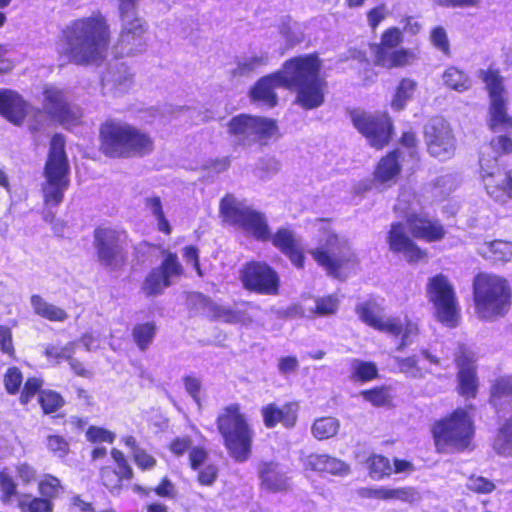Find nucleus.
<instances>
[{"instance_id":"nucleus-20","label":"nucleus","mask_w":512,"mask_h":512,"mask_svg":"<svg viewBox=\"0 0 512 512\" xmlns=\"http://www.w3.org/2000/svg\"><path fill=\"white\" fill-rule=\"evenodd\" d=\"M457 371V392L463 398L475 399L479 390L475 354L461 345L454 358Z\"/></svg>"},{"instance_id":"nucleus-17","label":"nucleus","mask_w":512,"mask_h":512,"mask_svg":"<svg viewBox=\"0 0 512 512\" xmlns=\"http://www.w3.org/2000/svg\"><path fill=\"white\" fill-rule=\"evenodd\" d=\"M238 274L242 287L250 293L265 296H276L280 293V276L265 261L249 260L240 267Z\"/></svg>"},{"instance_id":"nucleus-8","label":"nucleus","mask_w":512,"mask_h":512,"mask_svg":"<svg viewBox=\"0 0 512 512\" xmlns=\"http://www.w3.org/2000/svg\"><path fill=\"white\" fill-rule=\"evenodd\" d=\"M475 313L484 321H494L508 314L512 305L509 281L490 272L477 273L472 282Z\"/></svg>"},{"instance_id":"nucleus-5","label":"nucleus","mask_w":512,"mask_h":512,"mask_svg":"<svg viewBox=\"0 0 512 512\" xmlns=\"http://www.w3.org/2000/svg\"><path fill=\"white\" fill-rule=\"evenodd\" d=\"M98 149L110 159H129L150 155L155 145L149 132L129 122L107 118L98 128Z\"/></svg>"},{"instance_id":"nucleus-18","label":"nucleus","mask_w":512,"mask_h":512,"mask_svg":"<svg viewBox=\"0 0 512 512\" xmlns=\"http://www.w3.org/2000/svg\"><path fill=\"white\" fill-rule=\"evenodd\" d=\"M41 105L50 116V122L59 124L66 130L84 124L82 109L72 106L65 91L57 86L43 87Z\"/></svg>"},{"instance_id":"nucleus-60","label":"nucleus","mask_w":512,"mask_h":512,"mask_svg":"<svg viewBox=\"0 0 512 512\" xmlns=\"http://www.w3.org/2000/svg\"><path fill=\"white\" fill-rule=\"evenodd\" d=\"M0 350L9 358L15 359L16 352L13 343L12 330L6 325L0 324Z\"/></svg>"},{"instance_id":"nucleus-7","label":"nucleus","mask_w":512,"mask_h":512,"mask_svg":"<svg viewBox=\"0 0 512 512\" xmlns=\"http://www.w3.org/2000/svg\"><path fill=\"white\" fill-rule=\"evenodd\" d=\"M473 408V405L457 407L431 424L430 432L437 453H460L472 448L475 423L469 410Z\"/></svg>"},{"instance_id":"nucleus-1","label":"nucleus","mask_w":512,"mask_h":512,"mask_svg":"<svg viewBox=\"0 0 512 512\" xmlns=\"http://www.w3.org/2000/svg\"><path fill=\"white\" fill-rule=\"evenodd\" d=\"M323 63L318 53L297 55L285 60L281 69L260 77L250 88L252 103L266 108L278 105L276 88L295 94L294 104L303 110H313L325 102L328 83L321 75Z\"/></svg>"},{"instance_id":"nucleus-31","label":"nucleus","mask_w":512,"mask_h":512,"mask_svg":"<svg viewBox=\"0 0 512 512\" xmlns=\"http://www.w3.org/2000/svg\"><path fill=\"white\" fill-rule=\"evenodd\" d=\"M488 401L496 410L512 402V375L498 377L492 382Z\"/></svg>"},{"instance_id":"nucleus-9","label":"nucleus","mask_w":512,"mask_h":512,"mask_svg":"<svg viewBox=\"0 0 512 512\" xmlns=\"http://www.w3.org/2000/svg\"><path fill=\"white\" fill-rule=\"evenodd\" d=\"M70 165L66 153V139L63 134L55 133L49 142L46 162L43 167L44 182L42 194L45 205L56 207L64 199L70 185Z\"/></svg>"},{"instance_id":"nucleus-4","label":"nucleus","mask_w":512,"mask_h":512,"mask_svg":"<svg viewBox=\"0 0 512 512\" xmlns=\"http://www.w3.org/2000/svg\"><path fill=\"white\" fill-rule=\"evenodd\" d=\"M405 224L410 236L405 232L403 223L393 222L386 235L389 250L402 255L409 264H417L427 259L428 251L419 246L415 240L426 243L442 241L446 229L442 222L427 212H410L405 216Z\"/></svg>"},{"instance_id":"nucleus-55","label":"nucleus","mask_w":512,"mask_h":512,"mask_svg":"<svg viewBox=\"0 0 512 512\" xmlns=\"http://www.w3.org/2000/svg\"><path fill=\"white\" fill-rule=\"evenodd\" d=\"M193 440L189 435L176 436L167 445V449L169 452L179 458L184 454H190L191 449H193Z\"/></svg>"},{"instance_id":"nucleus-43","label":"nucleus","mask_w":512,"mask_h":512,"mask_svg":"<svg viewBox=\"0 0 512 512\" xmlns=\"http://www.w3.org/2000/svg\"><path fill=\"white\" fill-rule=\"evenodd\" d=\"M338 430L339 421L330 416L317 418L311 427L313 436L318 440L332 438L338 433Z\"/></svg>"},{"instance_id":"nucleus-42","label":"nucleus","mask_w":512,"mask_h":512,"mask_svg":"<svg viewBox=\"0 0 512 512\" xmlns=\"http://www.w3.org/2000/svg\"><path fill=\"white\" fill-rule=\"evenodd\" d=\"M378 310V304L375 301L371 300L359 303L355 308V312L358 315L359 319L365 325L373 328L376 331L383 319L381 316L378 315Z\"/></svg>"},{"instance_id":"nucleus-22","label":"nucleus","mask_w":512,"mask_h":512,"mask_svg":"<svg viewBox=\"0 0 512 512\" xmlns=\"http://www.w3.org/2000/svg\"><path fill=\"white\" fill-rule=\"evenodd\" d=\"M377 331L397 341V350L402 351L419 334V327L408 317L391 316L382 319Z\"/></svg>"},{"instance_id":"nucleus-28","label":"nucleus","mask_w":512,"mask_h":512,"mask_svg":"<svg viewBox=\"0 0 512 512\" xmlns=\"http://www.w3.org/2000/svg\"><path fill=\"white\" fill-rule=\"evenodd\" d=\"M304 467L306 470L331 475H346L350 471L348 464L328 454L312 453L308 455L304 460Z\"/></svg>"},{"instance_id":"nucleus-32","label":"nucleus","mask_w":512,"mask_h":512,"mask_svg":"<svg viewBox=\"0 0 512 512\" xmlns=\"http://www.w3.org/2000/svg\"><path fill=\"white\" fill-rule=\"evenodd\" d=\"M30 303L33 309V312L50 322H64L68 319V313L64 308L56 306L46 299H44L39 294H34L30 297Z\"/></svg>"},{"instance_id":"nucleus-59","label":"nucleus","mask_w":512,"mask_h":512,"mask_svg":"<svg viewBox=\"0 0 512 512\" xmlns=\"http://www.w3.org/2000/svg\"><path fill=\"white\" fill-rule=\"evenodd\" d=\"M265 64V58L262 56H253L237 63L231 71L232 76H245L252 73L257 67Z\"/></svg>"},{"instance_id":"nucleus-33","label":"nucleus","mask_w":512,"mask_h":512,"mask_svg":"<svg viewBox=\"0 0 512 512\" xmlns=\"http://www.w3.org/2000/svg\"><path fill=\"white\" fill-rule=\"evenodd\" d=\"M37 402L43 415H49L52 418L65 416V414H57L66 404L65 398L58 391L43 389L39 392Z\"/></svg>"},{"instance_id":"nucleus-14","label":"nucleus","mask_w":512,"mask_h":512,"mask_svg":"<svg viewBox=\"0 0 512 512\" xmlns=\"http://www.w3.org/2000/svg\"><path fill=\"white\" fill-rule=\"evenodd\" d=\"M227 133L242 146L249 143L267 145L271 139L281 135L276 119L246 113L233 116L228 121Z\"/></svg>"},{"instance_id":"nucleus-52","label":"nucleus","mask_w":512,"mask_h":512,"mask_svg":"<svg viewBox=\"0 0 512 512\" xmlns=\"http://www.w3.org/2000/svg\"><path fill=\"white\" fill-rule=\"evenodd\" d=\"M27 116V126L32 133L42 130L50 122V116L43 107L31 108L30 111L28 110Z\"/></svg>"},{"instance_id":"nucleus-25","label":"nucleus","mask_w":512,"mask_h":512,"mask_svg":"<svg viewBox=\"0 0 512 512\" xmlns=\"http://www.w3.org/2000/svg\"><path fill=\"white\" fill-rule=\"evenodd\" d=\"M29 103L15 90L0 89V115L14 125L20 126L28 115Z\"/></svg>"},{"instance_id":"nucleus-46","label":"nucleus","mask_w":512,"mask_h":512,"mask_svg":"<svg viewBox=\"0 0 512 512\" xmlns=\"http://www.w3.org/2000/svg\"><path fill=\"white\" fill-rule=\"evenodd\" d=\"M339 306V297L336 294H328L315 299L311 313L317 317H330L338 312Z\"/></svg>"},{"instance_id":"nucleus-50","label":"nucleus","mask_w":512,"mask_h":512,"mask_svg":"<svg viewBox=\"0 0 512 512\" xmlns=\"http://www.w3.org/2000/svg\"><path fill=\"white\" fill-rule=\"evenodd\" d=\"M466 488L475 494H490L496 489V485L486 477L473 474L468 477Z\"/></svg>"},{"instance_id":"nucleus-58","label":"nucleus","mask_w":512,"mask_h":512,"mask_svg":"<svg viewBox=\"0 0 512 512\" xmlns=\"http://www.w3.org/2000/svg\"><path fill=\"white\" fill-rule=\"evenodd\" d=\"M69 509L75 512H117L114 508L97 511L94 504L85 500L80 494H73L69 498Z\"/></svg>"},{"instance_id":"nucleus-61","label":"nucleus","mask_w":512,"mask_h":512,"mask_svg":"<svg viewBox=\"0 0 512 512\" xmlns=\"http://www.w3.org/2000/svg\"><path fill=\"white\" fill-rule=\"evenodd\" d=\"M132 459L142 471L151 470L157 465L156 458L143 448L136 450L132 454Z\"/></svg>"},{"instance_id":"nucleus-48","label":"nucleus","mask_w":512,"mask_h":512,"mask_svg":"<svg viewBox=\"0 0 512 512\" xmlns=\"http://www.w3.org/2000/svg\"><path fill=\"white\" fill-rule=\"evenodd\" d=\"M0 500L10 502L18 494L17 483L7 468L0 470Z\"/></svg>"},{"instance_id":"nucleus-16","label":"nucleus","mask_w":512,"mask_h":512,"mask_svg":"<svg viewBox=\"0 0 512 512\" xmlns=\"http://www.w3.org/2000/svg\"><path fill=\"white\" fill-rule=\"evenodd\" d=\"M353 127L376 149L382 150L393 139L395 127L387 112H368L359 108L348 110Z\"/></svg>"},{"instance_id":"nucleus-49","label":"nucleus","mask_w":512,"mask_h":512,"mask_svg":"<svg viewBox=\"0 0 512 512\" xmlns=\"http://www.w3.org/2000/svg\"><path fill=\"white\" fill-rule=\"evenodd\" d=\"M18 507L21 512H53L54 503L49 498L35 496L29 500L20 501Z\"/></svg>"},{"instance_id":"nucleus-40","label":"nucleus","mask_w":512,"mask_h":512,"mask_svg":"<svg viewBox=\"0 0 512 512\" xmlns=\"http://www.w3.org/2000/svg\"><path fill=\"white\" fill-rule=\"evenodd\" d=\"M171 285L172 281L166 280L159 270L153 268L144 278L141 289L146 296L151 297L162 294Z\"/></svg>"},{"instance_id":"nucleus-56","label":"nucleus","mask_w":512,"mask_h":512,"mask_svg":"<svg viewBox=\"0 0 512 512\" xmlns=\"http://www.w3.org/2000/svg\"><path fill=\"white\" fill-rule=\"evenodd\" d=\"M75 344L70 342L65 346L49 345L45 349V355L48 359L54 360L56 363L69 361L74 354Z\"/></svg>"},{"instance_id":"nucleus-64","label":"nucleus","mask_w":512,"mask_h":512,"mask_svg":"<svg viewBox=\"0 0 512 512\" xmlns=\"http://www.w3.org/2000/svg\"><path fill=\"white\" fill-rule=\"evenodd\" d=\"M182 256L186 263H190L199 277H203L204 273L200 264L199 249L194 245H187L182 249Z\"/></svg>"},{"instance_id":"nucleus-51","label":"nucleus","mask_w":512,"mask_h":512,"mask_svg":"<svg viewBox=\"0 0 512 512\" xmlns=\"http://www.w3.org/2000/svg\"><path fill=\"white\" fill-rule=\"evenodd\" d=\"M430 41L433 47L439 50L443 55L451 56V47L447 32L442 26H435L430 32Z\"/></svg>"},{"instance_id":"nucleus-35","label":"nucleus","mask_w":512,"mask_h":512,"mask_svg":"<svg viewBox=\"0 0 512 512\" xmlns=\"http://www.w3.org/2000/svg\"><path fill=\"white\" fill-rule=\"evenodd\" d=\"M157 325L154 321L138 322L136 323L131 331V337L139 351L145 352L151 344L157 334Z\"/></svg>"},{"instance_id":"nucleus-54","label":"nucleus","mask_w":512,"mask_h":512,"mask_svg":"<svg viewBox=\"0 0 512 512\" xmlns=\"http://www.w3.org/2000/svg\"><path fill=\"white\" fill-rule=\"evenodd\" d=\"M3 381L6 392L10 395H15L20 391L23 374L18 367H9L4 374Z\"/></svg>"},{"instance_id":"nucleus-11","label":"nucleus","mask_w":512,"mask_h":512,"mask_svg":"<svg viewBox=\"0 0 512 512\" xmlns=\"http://www.w3.org/2000/svg\"><path fill=\"white\" fill-rule=\"evenodd\" d=\"M129 234L124 228L98 225L93 230V247L98 263L111 270H121L128 263Z\"/></svg>"},{"instance_id":"nucleus-26","label":"nucleus","mask_w":512,"mask_h":512,"mask_svg":"<svg viewBox=\"0 0 512 512\" xmlns=\"http://www.w3.org/2000/svg\"><path fill=\"white\" fill-rule=\"evenodd\" d=\"M400 156V151L393 149L380 157L374 167L373 181L385 186L396 184L402 172Z\"/></svg>"},{"instance_id":"nucleus-29","label":"nucleus","mask_w":512,"mask_h":512,"mask_svg":"<svg viewBox=\"0 0 512 512\" xmlns=\"http://www.w3.org/2000/svg\"><path fill=\"white\" fill-rule=\"evenodd\" d=\"M258 475L260 485L269 492H281L288 489L285 473L279 470V464L274 461H262L259 464Z\"/></svg>"},{"instance_id":"nucleus-57","label":"nucleus","mask_w":512,"mask_h":512,"mask_svg":"<svg viewBox=\"0 0 512 512\" xmlns=\"http://www.w3.org/2000/svg\"><path fill=\"white\" fill-rule=\"evenodd\" d=\"M86 439L91 443L112 444L116 438L115 434L103 427L91 425L86 430Z\"/></svg>"},{"instance_id":"nucleus-3","label":"nucleus","mask_w":512,"mask_h":512,"mask_svg":"<svg viewBox=\"0 0 512 512\" xmlns=\"http://www.w3.org/2000/svg\"><path fill=\"white\" fill-rule=\"evenodd\" d=\"M64 47L58 51L63 65L100 66L107 56L111 42V30L101 12L72 20L62 30Z\"/></svg>"},{"instance_id":"nucleus-10","label":"nucleus","mask_w":512,"mask_h":512,"mask_svg":"<svg viewBox=\"0 0 512 512\" xmlns=\"http://www.w3.org/2000/svg\"><path fill=\"white\" fill-rule=\"evenodd\" d=\"M489 97L488 127L491 131H512V116L508 113V92L501 70L493 65L481 69L477 74Z\"/></svg>"},{"instance_id":"nucleus-63","label":"nucleus","mask_w":512,"mask_h":512,"mask_svg":"<svg viewBox=\"0 0 512 512\" xmlns=\"http://www.w3.org/2000/svg\"><path fill=\"white\" fill-rule=\"evenodd\" d=\"M153 492L156 496L164 499H175L177 495L174 483L167 476L160 479L159 483L153 488Z\"/></svg>"},{"instance_id":"nucleus-34","label":"nucleus","mask_w":512,"mask_h":512,"mask_svg":"<svg viewBox=\"0 0 512 512\" xmlns=\"http://www.w3.org/2000/svg\"><path fill=\"white\" fill-rule=\"evenodd\" d=\"M365 467L372 480L381 481L392 476V462L385 455L370 454L365 460Z\"/></svg>"},{"instance_id":"nucleus-30","label":"nucleus","mask_w":512,"mask_h":512,"mask_svg":"<svg viewBox=\"0 0 512 512\" xmlns=\"http://www.w3.org/2000/svg\"><path fill=\"white\" fill-rule=\"evenodd\" d=\"M483 259L493 265H503L512 260V241L494 239L483 244L480 251Z\"/></svg>"},{"instance_id":"nucleus-21","label":"nucleus","mask_w":512,"mask_h":512,"mask_svg":"<svg viewBox=\"0 0 512 512\" xmlns=\"http://www.w3.org/2000/svg\"><path fill=\"white\" fill-rule=\"evenodd\" d=\"M112 464L102 466L99 481L110 493L120 492L125 482L134 478V471L125 454L116 448L111 450Z\"/></svg>"},{"instance_id":"nucleus-47","label":"nucleus","mask_w":512,"mask_h":512,"mask_svg":"<svg viewBox=\"0 0 512 512\" xmlns=\"http://www.w3.org/2000/svg\"><path fill=\"white\" fill-rule=\"evenodd\" d=\"M47 451L58 459H66L71 452L69 441L58 433L49 434L45 439Z\"/></svg>"},{"instance_id":"nucleus-12","label":"nucleus","mask_w":512,"mask_h":512,"mask_svg":"<svg viewBox=\"0 0 512 512\" xmlns=\"http://www.w3.org/2000/svg\"><path fill=\"white\" fill-rule=\"evenodd\" d=\"M309 253L328 276L339 280H344L360 265L358 255L350 247L342 245L337 234H330L325 245L315 247Z\"/></svg>"},{"instance_id":"nucleus-62","label":"nucleus","mask_w":512,"mask_h":512,"mask_svg":"<svg viewBox=\"0 0 512 512\" xmlns=\"http://www.w3.org/2000/svg\"><path fill=\"white\" fill-rule=\"evenodd\" d=\"M388 15L387 7L384 3H380L366 12L368 25L372 30H376L382 21Z\"/></svg>"},{"instance_id":"nucleus-19","label":"nucleus","mask_w":512,"mask_h":512,"mask_svg":"<svg viewBox=\"0 0 512 512\" xmlns=\"http://www.w3.org/2000/svg\"><path fill=\"white\" fill-rule=\"evenodd\" d=\"M424 139L429 155L439 161L454 157L457 141L451 126L444 120H435L426 125Z\"/></svg>"},{"instance_id":"nucleus-36","label":"nucleus","mask_w":512,"mask_h":512,"mask_svg":"<svg viewBox=\"0 0 512 512\" xmlns=\"http://www.w3.org/2000/svg\"><path fill=\"white\" fill-rule=\"evenodd\" d=\"M359 394L364 401L370 403L373 407L391 408L394 406L393 395L391 394L389 386H374L369 389L361 390Z\"/></svg>"},{"instance_id":"nucleus-45","label":"nucleus","mask_w":512,"mask_h":512,"mask_svg":"<svg viewBox=\"0 0 512 512\" xmlns=\"http://www.w3.org/2000/svg\"><path fill=\"white\" fill-rule=\"evenodd\" d=\"M37 489L41 497L49 498L52 502L64 492L61 480L52 474H44L38 481Z\"/></svg>"},{"instance_id":"nucleus-6","label":"nucleus","mask_w":512,"mask_h":512,"mask_svg":"<svg viewBox=\"0 0 512 512\" xmlns=\"http://www.w3.org/2000/svg\"><path fill=\"white\" fill-rule=\"evenodd\" d=\"M215 425L228 455L237 463L247 461L252 455L255 433L242 405L232 402L223 406Z\"/></svg>"},{"instance_id":"nucleus-53","label":"nucleus","mask_w":512,"mask_h":512,"mask_svg":"<svg viewBox=\"0 0 512 512\" xmlns=\"http://www.w3.org/2000/svg\"><path fill=\"white\" fill-rule=\"evenodd\" d=\"M43 382L37 377H28L23 384L22 390L20 391L19 402L22 405H27L36 395H39L43 389H41Z\"/></svg>"},{"instance_id":"nucleus-2","label":"nucleus","mask_w":512,"mask_h":512,"mask_svg":"<svg viewBox=\"0 0 512 512\" xmlns=\"http://www.w3.org/2000/svg\"><path fill=\"white\" fill-rule=\"evenodd\" d=\"M223 222L234 226L260 242L270 241L297 268L305 267V253L300 240L289 227L281 226L272 233L264 213L242 205L232 194H225L219 202Z\"/></svg>"},{"instance_id":"nucleus-15","label":"nucleus","mask_w":512,"mask_h":512,"mask_svg":"<svg viewBox=\"0 0 512 512\" xmlns=\"http://www.w3.org/2000/svg\"><path fill=\"white\" fill-rule=\"evenodd\" d=\"M426 293L433 305L436 320L448 328H455L461 319V309L453 285L443 274L428 279Z\"/></svg>"},{"instance_id":"nucleus-24","label":"nucleus","mask_w":512,"mask_h":512,"mask_svg":"<svg viewBox=\"0 0 512 512\" xmlns=\"http://www.w3.org/2000/svg\"><path fill=\"white\" fill-rule=\"evenodd\" d=\"M299 406L296 402H285L278 406L275 403H268L261 408L263 424L266 428H275L281 424L286 429H292L298 420Z\"/></svg>"},{"instance_id":"nucleus-27","label":"nucleus","mask_w":512,"mask_h":512,"mask_svg":"<svg viewBox=\"0 0 512 512\" xmlns=\"http://www.w3.org/2000/svg\"><path fill=\"white\" fill-rule=\"evenodd\" d=\"M123 20L125 22L119 36V44L123 48H127V54H135L140 51L146 44L145 34L147 27L145 23L138 17H132Z\"/></svg>"},{"instance_id":"nucleus-39","label":"nucleus","mask_w":512,"mask_h":512,"mask_svg":"<svg viewBox=\"0 0 512 512\" xmlns=\"http://www.w3.org/2000/svg\"><path fill=\"white\" fill-rule=\"evenodd\" d=\"M162 255L163 259L160 265L156 267V269L160 271L161 275H163V277L168 281H172L171 278L173 277H182L184 275V268L179 261L177 253L164 250Z\"/></svg>"},{"instance_id":"nucleus-37","label":"nucleus","mask_w":512,"mask_h":512,"mask_svg":"<svg viewBox=\"0 0 512 512\" xmlns=\"http://www.w3.org/2000/svg\"><path fill=\"white\" fill-rule=\"evenodd\" d=\"M417 87L418 84L414 79L408 77L401 78L395 88L390 103L391 107L396 111L404 109L407 102L412 99Z\"/></svg>"},{"instance_id":"nucleus-38","label":"nucleus","mask_w":512,"mask_h":512,"mask_svg":"<svg viewBox=\"0 0 512 512\" xmlns=\"http://www.w3.org/2000/svg\"><path fill=\"white\" fill-rule=\"evenodd\" d=\"M444 85L457 92L467 91L471 87L469 76L455 66H449L442 75Z\"/></svg>"},{"instance_id":"nucleus-41","label":"nucleus","mask_w":512,"mask_h":512,"mask_svg":"<svg viewBox=\"0 0 512 512\" xmlns=\"http://www.w3.org/2000/svg\"><path fill=\"white\" fill-rule=\"evenodd\" d=\"M419 499V492L415 487H385L382 501H397L411 504Z\"/></svg>"},{"instance_id":"nucleus-44","label":"nucleus","mask_w":512,"mask_h":512,"mask_svg":"<svg viewBox=\"0 0 512 512\" xmlns=\"http://www.w3.org/2000/svg\"><path fill=\"white\" fill-rule=\"evenodd\" d=\"M379 377L377 365L372 361L355 359L352 363L351 378L361 383H367Z\"/></svg>"},{"instance_id":"nucleus-23","label":"nucleus","mask_w":512,"mask_h":512,"mask_svg":"<svg viewBox=\"0 0 512 512\" xmlns=\"http://www.w3.org/2000/svg\"><path fill=\"white\" fill-rule=\"evenodd\" d=\"M209 453L203 446L197 445L189 454V467L196 472V482L202 487L213 486L219 477V467L213 462H208Z\"/></svg>"},{"instance_id":"nucleus-13","label":"nucleus","mask_w":512,"mask_h":512,"mask_svg":"<svg viewBox=\"0 0 512 512\" xmlns=\"http://www.w3.org/2000/svg\"><path fill=\"white\" fill-rule=\"evenodd\" d=\"M403 42V33L399 27L386 28L380 36L379 42L369 45L375 67L391 70L412 65L417 54L409 48L400 47Z\"/></svg>"}]
</instances>
